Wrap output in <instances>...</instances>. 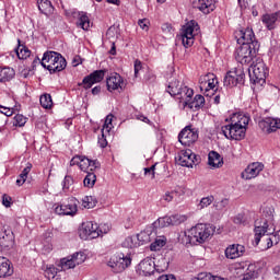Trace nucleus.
<instances>
[{
  "instance_id": "54",
  "label": "nucleus",
  "mask_w": 280,
  "mask_h": 280,
  "mask_svg": "<svg viewBox=\"0 0 280 280\" xmlns=\"http://www.w3.org/2000/svg\"><path fill=\"white\" fill-rule=\"evenodd\" d=\"M5 112H0L1 117H4L3 124H5L8 117H12L14 112L10 108H4Z\"/></svg>"
},
{
  "instance_id": "41",
  "label": "nucleus",
  "mask_w": 280,
  "mask_h": 280,
  "mask_svg": "<svg viewBox=\"0 0 280 280\" xmlns=\"http://www.w3.org/2000/svg\"><path fill=\"white\" fill-rule=\"evenodd\" d=\"M89 165H91V159L84 156V155H81V162H80V170L82 172H86L89 173Z\"/></svg>"
},
{
  "instance_id": "20",
  "label": "nucleus",
  "mask_w": 280,
  "mask_h": 280,
  "mask_svg": "<svg viewBox=\"0 0 280 280\" xmlns=\"http://www.w3.org/2000/svg\"><path fill=\"white\" fill-rule=\"evenodd\" d=\"M178 165L182 167H194L198 163V158L191 150L182 151L177 158Z\"/></svg>"
},
{
  "instance_id": "61",
  "label": "nucleus",
  "mask_w": 280,
  "mask_h": 280,
  "mask_svg": "<svg viewBox=\"0 0 280 280\" xmlns=\"http://www.w3.org/2000/svg\"><path fill=\"white\" fill-rule=\"evenodd\" d=\"M237 3L241 10H246V8H248V0H237Z\"/></svg>"
},
{
  "instance_id": "56",
  "label": "nucleus",
  "mask_w": 280,
  "mask_h": 280,
  "mask_svg": "<svg viewBox=\"0 0 280 280\" xmlns=\"http://www.w3.org/2000/svg\"><path fill=\"white\" fill-rule=\"evenodd\" d=\"M2 205L4 207H11V205H12V197L8 196V195H3L2 196Z\"/></svg>"
},
{
  "instance_id": "39",
  "label": "nucleus",
  "mask_w": 280,
  "mask_h": 280,
  "mask_svg": "<svg viewBox=\"0 0 280 280\" xmlns=\"http://www.w3.org/2000/svg\"><path fill=\"white\" fill-rule=\"evenodd\" d=\"M27 124V117L23 116V114H18L14 116L13 126H18L19 128H23Z\"/></svg>"
},
{
  "instance_id": "1",
  "label": "nucleus",
  "mask_w": 280,
  "mask_h": 280,
  "mask_svg": "<svg viewBox=\"0 0 280 280\" xmlns=\"http://www.w3.org/2000/svg\"><path fill=\"white\" fill-rule=\"evenodd\" d=\"M275 217L272 215V211L265 210L262 218L255 221V229H254V242L256 246H259V242H261V237L264 235H271L269 236L275 244H279L280 242V230L275 232V228L272 225V220Z\"/></svg>"
},
{
  "instance_id": "15",
  "label": "nucleus",
  "mask_w": 280,
  "mask_h": 280,
  "mask_svg": "<svg viewBox=\"0 0 280 280\" xmlns=\"http://www.w3.org/2000/svg\"><path fill=\"white\" fill-rule=\"evenodd\" d=\"M234 36L238 43V45H250L253 43H259L257 37H255V32L250 27L240 28L235 31Z\"/></svg>"
},
{
  "instance_id": "12",
  "label": "nucleus",
  "mask_w": 280,
  "mask_h": 280,
  "mask_svg": "<svg viewBox=\"0 0 280 280\" xmlns=\"http://www.w3.org/2000/svg\"><path fill=\"white\" fill-rule=\"evenodd\" d=\"M199 131L197 128H192L191 125L186 126L182 131L178 133V141L182 145L186 148H190L194 145L196 141H198Z\"/></svg>"
},
{
  "instance_id": "42",
  "label": "nucleus",
  "mask_w": 280,
  "mask_h": 280,
  "mask_svg": "<svg viewBox=\"0 0 280 280\" xmlns=\"http://www.w3.org/2000/svg\"><path fill=\"white\" fill-rule=\"evenodd\" d=\"M144 176H149L151 180H154L156 178V164H153L150 167H145Z\"/></svg>"
},
{
  "instance_id": "24",
  "label": "nucleus",
  "mask_w": 280,
  "mask_h": 280,
  "mask_svg": "<svg viewBox=\"0 0 280 280\" xmlns=\"http://www.w3.org/2000/svg\"><path fill=\"white\" fill-rule=\"evenodd\" d=\"M192 8L202 12V14H211L215 10V0H195Z\"/></svg>"
},
{
  "instance_id": "46",
  "label": "nucleus",
  "mask_w": 280,
  "mask_h": 280,
  "mask_svg": "<svg viewBox=\"0 0 280 280\" xmlns=\"http://www.w3.org/2000/svg\"><path fill=\"white\" fill-rule=\"evenodd\" d=\"M106 135H108V132L102 130V135L98 137L100 148H106V145H108V140H106Z\"/></svg>"
},
{
  "instance_id": "16",
  "label": "nucleus",
  "mask_w": 280,
  "mask_h": 280,
  "mask_svg": "<svg viewBox=\"0 0 280 280\" xmlns=\"http://www.w3.org/2000/svg\"><path fill=\"white\" fill-rule=\"evenodd\" d=\"M106 75V70H95L89 75L84 77L81 83H78V86H82L85 91L93 88V84H98L104 80Z\"/></svg>"
},
{
  "instance_id": "32",
  "label": "nucleus",
  "mask_w": 280,
  "mask_h": 280,
  "mask_svg": "<svg viewBox=\"0 0 280 280\" xmlns=\"http://www.w3.org/2000/svg\"><path fill=\"white\" fill-rule=\"evenodd\" d=\"M62 260H60V265L58 267L50 266L45 270V277L48 280H58V272H62Z\"/></svg>"
},
{
  "instance_id": "44",
  "label": "nucleus",
  "mask_w": 280,
  "mask_h": 280,
  "mask_svg": "<svg viewBox=\"0 0 280 280\" xmlns=\"http://www.w3.org/2000/svg\"><path fill=\"white\" fill-rule=\"evenodd\" d=\"M113 128V115H108L105 119L102 130L110 133V129Z\"/></svg>"
},
{
  "instance_id": "26",
  "label": "nucleus",
  "mask_w": 280,
  "mask_h": 280,
  "mask_svg": "<svg viewBox=\"0 0 280 280\" xmlns=\"http://www.w3.org/2000/svg\"><path fill=\"white\" fill-rule=\"evenodd\" d=\"M107 91H117L124 86V78L119 73H114L106 80Z\"/></svg>"
},
{
  "instance_id": "52",
  "label": "nucleus",
  "mask_w": 280,
  "mask_h": 280,
  "mask_svg": "<svg viewBox=\"0 0 280 280\" xmlns=\"http://www.w3.org/2000/svg\"><path fill=\"white\" fill-rule=\"evenodd\" d=\"M100 166H101L100 161H97V160H90L89 172L93 173L96 170H100Z\"/></svg>"
},
{
  "instance_id": "21",
  "label": "nucleus",
  "mask_w": 280,
  "mask_h": 280,
  "mask_svg": "<svg viewBox=\"0 0 280 280\" xmlns=\"http://www.w3.org/2000/svg\"><path fill=\"white\" fill-rule=\"evenodd\" d=\"M71 16L77 19V27H81L84 32H89V28L91 27V19L86 12L71 11Z\"/></svg>"
},
{
  "instance_id": "63",
  "label": "nucleus",
  "mask_w": 280,
  "mask_h": 280,
  "mask_svg": "<svg viewBox=\"0 0 280 280\" xmlns=\"http://www.w3.org/2000/svg\"><path fill=\"white\" fill-rule=\"evenodd\" d=\"M100 93H102V86L101 85H96L92 89V95H100Z\"/></svg>"
},
{
  "instance_id": "34",
  "label": "nucleus",
  "mask_w": 280,
  "mask_h": 280,
  "mask_svg": "<svg viewBox=\"0 0 280 280\" xmlns=\"http://www.w3.org/2000/svg\"><path fill=\"white\" fill-rule=\"evenodd\" d=\"M208 164L211 167H222V156L215 151H211L208 155Z\"/></svg>"
},
{
  "instance_id": "17",
  "label": "nucleus",
  "mask_w": 280,
  "mask_h": 280,
  "mask_svg": "<svg viewBox=\"0 0 280 280\" xmlns=\"http://www.w3.org/2000/svg\"><path fill=\"white\" fill-rule=\"evenodd\" d=\"M183 222H187V215L173 214L171 217L159 218L155 225L160 226V229H165V226H178L183 224Z\"/></svg>"
},
{
  "instance_id": "40",
  "label": "nucleus",
  "mask_w": 280,
  "mask_h": 280,
  "mask_svg": "<svg viewBox=\"0 0 280 280\" xmlns=\"http://www.w3.org/2000/svg\"><path fill=\"white\" fill-rule=\"evenodd\" d=\"M213 200H215L213 196L203 197L201 198L198 208L206 209V207H209L213 202Z\"/></svg>"
},
{
  "instance_id": "7",
  "label": "nucleus",
  "mask_w": 280,
  "mask_h": 280,
  "mask_svg": "<svg viewBox=\"0 0 280 280\" xmlns=\"http://www.w3.org/2000/svg\"><path fill=\"white\" fill-rule=\"evenodd\" d=\"M248 73L250 82L264 86V84H266V75H268V69L266 68L264 59L256 58L248 68Z\"/></svg>"
},
{
  "instance_id": "58",
  "label": "nucleus",
  "mask_w": 280,
  "mask_h": 280,
  "mask_svg": "<svg viewBox=\"0 0 280 280\" xmlns=\"http://www.w3.org/2000/svg\"><path fill=\"white\" fill-rule=\"evenodd\" d=\"M30 172H32V163L27 162L26 166L23 168L22 173L24 176H26L30 174Z\"/></svg>"
},
{
  "instance_id": "28",
  "label": "nucleus",
  "mask_w": 280,
  "mask_h": 280,
  "mask_svg": "<svg viewBox=\"0 0 280 280\" xmlns=\"http://www.w3.org/2000/svg\"><path fill=\"white\" fill-rule=\"evenodd\" d=\"M205 96L197 94L191 102H189V98H184L185 106H188V108H191L192 110H200V108L205 107Z\"/></svg>"
},
{
  "instance_id": "45",
  "label": "nucleus",
  "mask_w": 280,
  "mask_h": 280,
  "mask_svg": "<svg viewBox=\"0 0 280 280\" xmlns=\"http://www.w3.org/2000/svg\"><path fill=\"white\" fill-rule=\"evenodd\" d=\"M233 222L234 224H243V226L248 224V220L244 213H238L236 217H234Z\"/></svg>"
},
{
  "instance_id": "48",
  "label": "nucleus",
  "mask_w": 280,
  "mask_h": 280,
  "mask_svg": "<svg viewBox=\"0 0 280 280\" xmlns=\"http://www.w3.org/2000/svg\"><path fill=\"white\" fill-rule=\"evenodd\" d=\"M138 242H141V244H148L150 242V234H147L145 232H140L137 235Z\"/></svg>"
},
{
  "instance_id": "8",
  "label": "nucleus",
  "mask_w": 280,
  "mask_h": 280,
  "mask_svg": "<svg viewBox=\"0 0 280 280\" xmlns=\"http://www.w3.org/2000/svg\"><path fill=\"white\" fill-rule=\"evenodd\" d=\"M200 34V25L196 20H190L182 28V35L179 39L186 49H189L194 45L196 36Z\"/></svg>"
},
{
  "instance_id": "38",
  "label": "nucleus",
  "mask_w": 280,
  "mask_h": 280,
  "mask_svg": "<svg viewBox=\"0 0 280 280\" xmlns=\"http://www.w3.org/2000/svg\"><path fill=\"white\" fill-rule=\"evenodd\" d=\"M140 269L142 270L143 275H145V277L154 272V267L150 264L149 260L140 262Z\"/></svg>"
},
{
  "instance_id": "4",
  "label": "nucleus",
  "mask_w": 280,
  "mask_h": 280,
  "mask_svg": "<svg viewBox=\"0 0 280 280\" xmlns=\"http://www.w3.org/2000/svg\"><path fill=\"white\" fill-rule=\"evenodd\" d=\"M42 67L49 73H60L67 69V59L60 52L48 50L42 58Z\"/></svg>"
},
{
  "instance_id": "64",
  "label": "nucleus",
  "mask_w": 280,
  "mask_h": 280,
  "mask_svg": "<svg viewBox=\"0 0 280 280\" xmlns=\"http://www.w3.org/2000/svg\"><path fill=\"white\" fill-rule=\"evenodd\" d=\"M137 119H139L140 121H143L144 124H150V119L143 115H138Z\"/></svg>"
},
{
  "instance_id": "5",
  "label": "nucleus",
  "mask_w": 280,
  "mask_h": 280,
  "mask_svg": "<svg viewBox=\"0 0 280 280\" xmlns=\"http://www.w3.org/2000/svg\"><path fill=\"white\" fill-rule=\"evenodd\" d=\"M259 42H254L253 46L249 44L241 45L234 52L236 62H240L241 65H250V62H255V60H257V51H259Z\"/></svg>"
},
{
  "instance_id": "9",
  "label": "nucleus",
  "mask_w": 280,
  "mask_h": 280,
  "mask_svg": "<svg viewBox=\"0 0 280 280\" xmlns=\"http://www.w3.org/2000/svg\"><path fill=\"white\" fill-rule=\"evenodd\" d=\"M246 74L244 73V68H234L226 72L223 79V86L226 89H233V86L244 85Z\"/></svg>"
},
{
  "instance_id": "50",
  "label": "nucleus",
  "mask_w": 280,
  "mask_h": 280,
  "mask_svg": "<svg viewBox=\"0 0 280 280\" xmlns=\"http://www.w3.org/2000/svg\"><path fill=\"white\" fill-rule=\"evenodd\" d=\"M139 27H141L144 32H149L150 30V20L149 19H142L138 21Z\"/></svg>"
},
{
  "instance_id": "43",
  "label": "nucleus",
  "mask_w": 280,
  "mask_h": 280,
  "mask_svg": "<svg viewBox=\"0 0 280 280\" xmlns=\"http://www.w3.org/2000/svg\"><path fill=\"white\" fill-rule=\"evenodd\" d=\"M178 196H180L178 190L166 191L163 196V200H165V202H172V200H174V198H178Z\"/></svg>"
},
{
  "instance_id": "2",
  "label": "nucleus",
  "mask_w": 280,
  "mask_h": 280,
  "mask_svg": "<svg viewBox=\"0 0 280 280\" xmlns=\"http://www.w3.org/2000/svg\"><path fill=\"white\" fill-rule=\"evenodd\" d=\"M233 121L235 120H232L229 125L222 126L221 132L224 135L225 139L242 141V139L246 137V127L248 126L250 118L244 115H238L237 121Z\"/></svg>"
},
{
  "instance_id": "60",
  "label": "nucleus",
  "mask_w": 280,
  "mask_h": 280,
  "mask_svg": "<svg viewBox=\"0 0 280 280\" xmlns=\"http://www.w3.org/2000/svg\"><path fill=\"white\" fill-rule=\"evenodd\" d=\"M158 280H176V277H174V275H162Z\"/></svg>"
},
{
  "instance_id": "57",
  "label": "nucleus",
  "mask_w": 280,
  "mask_h": 280,
  "mask_svg": "<svg viewBox=\"0 0 280 280\" xmlns=\"http://www.w3.org/2000/svg\"><path fill=\"white\" fill-rule=\"evenodd\" d=\"M26 180H27V177L21 173L16 179V186L22 187V185H25Z\"/></svg>"
},
{
  "instance_id": "53",
  "label": "nucleus",
  "mask_w": 280,
  "mask_h": 280,
  "mask_svg": "<svg viewBox=\"0 0 280 280\" xmlns=\"http://www.w3.org/2000/svg\"><path fill=\"white\" fill-rule=\"evenodd\" d=\"M135 78H139V71H141V69H143V63H141V60L137 59L135 61Z\"/></svg>"
},
{
  "instance_id": "25",
  "label": "nucleus",
  "mask_w": 280,
  "mask_h": 280,
  "mask_svg": "<svg viewBox=\"0 0 280 280\" xmlns=\"http://www.w3.org/2000/svg\"><path fill=\"white\" fill-rule=\"evenodd\" d=\"M14 244V232L10 229H2L0 231V246L2 248H10Z\"/></svg>"
},
{
  "instance_id": "14",
  "label": "nucleus",
  "mask_w": 280,
  "mask_h": 280,
  "mask_svg": "<svg viewBox=\"0 0 280 280\" xmlns=\"http://www.w3.org/2000/svg\"><path fill=\"white\" fill-rule=\"evenodd\" d=\"M102 233L103 232L100 229V225L91 221L83 223L81 230L79 231L81 240H97Z\"/></svg>"
},
{
  "instance_id": "29",
  "label": "nucleus",
  "mask_w": 280,
  "mask_h": 280,
  "mask_svg": "<svg viewBox=\"0 0 280 280\" xmlns=\"http://www.w3.org/2000/svg\"><path fill=\"white\" fill-rule=\"evenodd\" d=\"M261 21L267 30H275L277 27V21H279V13L265 14Z\"/></svg>"
},
{
  "instance_id": "55",
  "label": "nucleus",
  "mask_w": 280,
  "mask_h": 280,
  "mask_svg": "<svg viewBox=\"0 0 280 280\" xmlns=\"http://www.w3.org/2000/svg\"><path fill=\"white\" fill-rule=\"evenodd\" d=\"M82 161V155H75L70 161V166L73 167V165H78L80 167V163Z\"/></svg>"
},
{
  "instance_id": "27",
  "label": "nucleus",
  "mask_w": 280,
  "mask_h": 280,
  "mask_svg": "<svg viewBox=\"0 0 280 280\" xmlns=\"http://www.w3.org/2000/svg\"><path fill=\"white\" fill-rule=\"evenodd\" d=\"M14 275V266L8 258H0V279L12 277Z\"/></svg>"
},
{
  "instance_id": "33",
  "label": "nucleus",
  "mask_w": 280,
  "mask_h": 280,
  "mask_svg": "<svg viewBox=\"0 0 280 280\" xmlns=\"http://www.w3.org/2000/svg\"><path fill=\"white\" fill-rule=\"evenodd\" d=\"M14 75H16V72L14 69L5 67V68H0V82L5 83L10 82V80L14 79Z\"/></svg>"
},
{
  "instance_id": "30",
  "label": "nucleus",
  "mask_w": 280,
  "mask_h": 280,
  "mask_svg": "<svg viewBox=\"0 0 280 280\" xmlns=\"http://www.w3.org/2000/svg\"><path fill=\"white\" fill-rule=\"evenodd\" d=\"M37 7L39 12H42V14H45L46 16L54 14V5L49 0H38Z\"/></svg>"
},
{
  "instance_id": "31",
  "label": "nucleus",
  "mask_w": 280,
  "mask_h": 280,
  "mask_svg": "<svg viewBox=\"0 0 280 280\" xmlns=\"http://www.w3.org/2000/svg\"><path fill=\"white\" fill-rule=\"evenodd\" d=\"M18 47L15 49L16 56L20 60H27L32 56V50L27 46L21 44V39H18Z\"/></svg>"
},
{
  "instance_id": "10",
  "label": "nucleus",
  "mask_w": 280,
  "mask_h": 280,
  "mask_svg": "<svg viewBox=\"0 0 280 280\" xmlns=\"http://www.w3.org/2000/svg\"><path fill=\"white\" fill-rule=\"evenodd\" d=\"M215 84H218V78L213 73H208L199 78V89L206 97L214 95L215 91H218Z\"/></svg>"
},
{
  "instance_id": "37",
  "label": "nucleus",
  "mask_w": 280,
  "mask_h": 280,
  "mask_svg": "<svg viewBox=\"0 0 280 280\" xmlns=\"http://www.w3.org/2000/svg\"><path fill=\"white\" fill-rule=\"evenodd\" d=\"M97 205V199H95L93 196H85L82 199V207L84 209H93Z\"/></svg>"
},
{
  "instance_id": "62",
  "label": "nucleus",
  "mask_w": 280,
  "mask_h": 280,
  "mask_svg": "<svg viewBox=\"0 0 280 280\" xmlns=\"http://www.w3.org/2000/svg\"><path fill=\"white\" fill-rule=\"evenodd\" d=\"M267 245H266V250H268V248H272V246H275V241H272V238L269 236L267 240Z\"/></svg>"
},
{
  "instance_id": "6",
  "label": "nucleus",
  "mask_w": 280,
  "mask_h": 280,
  "mask_svg": "<svg viewBox=\"0 0 280 280\" xmlns=\"http://www.w3.org/2000/svg\"><path fill=\"white\" fill-rule=\"evenodd\" d=\"M166 93H168L171 97L179 100V102H183L184 100H191V97H194V90L183 84L178 79H172L168 81V84L166 85Z\"/></svg>"
},
{
  "instance_id": "13",
  "label": "nucleus",
  "mask_w": 280,
  "mask_h": 280,
  "mask_svg": "<svg viewBox=\"0 0 280 280\" xmlns=\"http://www.w3.org/2000/svg\"><path fill=\"white\" fill-rule=\"evenodd\" d=\"M132 264V259L130 257L125 256L122 253L120 254H115L110 257L108 261L109 268L114 270V272H124L128 266Z\"/></svg>"
},
{
  "instance_id": "49",
  "label": "nucleus",
  "mask_w": 280,
  "mask_h": 280,
  "mask_svg": "<svg viewBox=\"0 0 280 280\" xmlns=\"http://www.w3.org/2000/svg\"><path fill=\"white\" fill-rule=\"evenodd\" d=\"M72 185H73V177H71L70 175H67L63 179V190L65 191L69 190Z\"/></svg>"
},
{
  "instance_id": "35",
  "label": "nucleus",
  "mask_w": 280,
  "mask_h": 280,
  "mask_svg": "<svg viewBox=\"0 0 280 280\" xmlns=\"http://www.w3.org/2000/svg\"><path fill=\"white\" fill-rule=\"evenodd\" d=\"M96 182H97V176L95 175V173L88 172L86 176L83 179V185L84 187L91 188L95 186Z\"/></svg>"
},
{
  "instance_id": "22",
  "label": "nucleus",
  "mask_w": 280,
  "mask_h": 280,
  "mask_svg": "<svg viewBox=\"0 0 280 280\" xmlns=\"http://www.w3.org/2000/svg\"><path fill=\"white\" fill-rule=\"evenodd\" d=\"M261 172H264V164L254 162L244 170L242 178L245 180H252V178H257V175Z\"/></svg>"
},
{
  "instance_id": "11",
  "label": "nucleus",
  "mask_w": 280,
  "mask_h": 280,
  "mask_svg": "<svg viewBox=\"0 0 280 280\" xmlns=\"http://www.w3.org/2000/svg\"><path fill=\"white\" fill-rule=\"evenodd\" d=\"M78 205H80V201L74 197H70L55 207V213L57 215H75L78 213Z\"/></svg>"
},
{
  "instance_id": "19",
  "label": "nucleus",
  "mask_w": 280,
  "mask_h": 280,
  "mask_svg": "<svg viewBox=\"0 0 280 280\" xmlns=\"http://www.w3.org/2000/svg\"><path fill=\"white\" fill-rule=\"evenodd\" d=\"M258 126L262 132L267 135H272V132H277L280 129V119L273 117H266L259 120Z\"/></svg>"
},
{
  "instance_id": "3",
  "label": "nucleus",
  "mask_w": 280,
  "mask_h": 280,
  "mask_svg": "<svg viewBox=\"0 0 280 280\" xmlns=\"http://www.w3.org/2000/svg\"><path fill=\"white\" fill-rule=\"evenodd\" d=\"M211 235H213L212 226L205 223H198L185 232V242L186 244L196 246L198 244H205V242H207Z\"/></svg>"
},
{
  "instance_id": "36",
  "label": "nucleus",
  "mask_w": 280,
  "mask_h": 280,
  "mask_svg": "<svg viewBox=\"0 0 280 280\" xmlns=\"http://www.w3.org/2000/svg\"><path fill=\"white\" fill-rule=\"evenodd\" d=\"M39 103L43 108H51L54 106V100H51V94H44L39 97Z\"/></svg>"
},
{
  "instance_id": "23",
  "label": "nucleus",
  "mask_w": 280,
  "mask_h": 280,
  "mask_svg": "<svg viewBox=\"0 0 280 280\" xmlns=\"http://www.w3.org/2000/svg\"><path fill=\"white\" fill-rule=\"evenodd\" d=\"M224 253L226 259H240V257H244L246 247L242 244H232L225 248Z\"/></svg>"
},
{
  "instance_id": "59",
  "label": "nucleus",
  "mask_w": 280,
  "mask_h": 280,
  "mask_svg": "<svg viewBox=\"0 0 280 280\" xmlns=\"http://www.w3.org/2000/svg\"><path fill=\"white\" fill-rule=\"evenodd\" d=\"M162 32L164 34H170V32H172V24L170 23L162 24Z\"/></svg>"
},
{
  "instance_id": "47",
  "label": "nucleus",
  "mask_w": 280,
  "mask_h": 280,
  "mask_svg": "<svg viewBox=\"0 0 280 280\" xmlns=\"http://www.w3.org/2000/svg\"><path fill=\"white\" fill-rule=\"evenodd\" d=\"M217 211H224L229 207V199H222L214 205Z\"/></svg>"
},
{
  "instance_id": "18",
  "label": "nucleus",
  "mask_w": 280,
  "mask_h": 280,
  "mask_svg": "<svg viewBox=\"0 0 280 280\" xmlns=\"http://www.w3.org/2000/svg\"><path fill=\"white\" fill-rule=\"evenodd\" d=\"M84 261H86V255L82 252L75 253L68 258L61 259V270H71V268H75V266H80Z\"/></svg>"
},
{
  "instance_id": "51",
  "label": "nucleus",
  "mask_w": 280,
  "mask_h": 280,
  "mask_svg": "<svg viewBox=\"0 0 280 280\" xmlns=\"http://www.w3.org/2000/svg\"><path fill=\"white\" fill-rule=\"evenodd\" d=\"M198 280H224L218 276H213L211 273H201Z\"/></svg>"
}]
</instances>
